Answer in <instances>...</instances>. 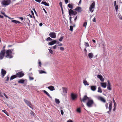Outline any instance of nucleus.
Masks as SVG:
<instances>
[{
    "instance_id": "nucleus-1",
    "label": "nucleus",
    "mask_w": 122,
    "mask_h": 122,
    "mask_svg": "<svg viewBox=\"0 0 122 122\" xmlns=\"http://www.w3.org/2000/svg\"><path fill=\"white\" fill-rule=\"evenodd\" d=\"M13 51V50H7L5 52V57L9 59L12 58L13 57L12 55V51Z\"/></svg>"
},
{
    "instance_id": "nucleus-2",
    "label": "nucleus",
    "mask_w": 122,
    "mask_h": 122,
    "mask_svg": "<svg viewBox=\"0 0 122 122\" xmlns=\"http://www.w3.org/2000/svg\"><path fill=\"white\" fill-rule=\"evenodd\" d=\"M94 104L93 101L92 99H90L87 101L86 103V105L88 107H92Z\"/></svg>"
},
{
    "instance_id": "nucleus-3",
    "label": "nucleus",
    "mask_w": 122,
    "mask_h": 122,
    "mask_svg": "<svg viewBox=\"0 0 122 122\" xmlns=\"http://www.w3.org/2000/svg\"><path fill=\"white\" fill-rule=\"evenodd\" d=\"M11 2L10 0H3L1 3V4L3 5H8Z\"/></svg>"
},
{
    "instance_id": "nucleus-4",
    "label": "nucleus",
    "mask_w": 122,
    "mask_h": 122,
    "mask_svg": "<svg viewBox=\"0 0 122 122\" xmlns=\"http://www.w3.org/2000/svg\"><path fill=\"white\" fill-rule=\"evenodd\" d=\"M5 49H3L1 50L0 53V59L1 60L5 56Z\"/></svg>"
},
{
    "instance_id": "nucleus-5",
    "label": "nucleus",
    "mask_w": 122,
    "mask_h": 122,
    "mask_svg": "<svg viewBox=\"0 0 122 122\" xmlns=\"http://www.w3.org/2000/svg\"><path fill=\"white\" fill-rule=\"evenodd\" d=\"M95 2H94L91 5L90 7L89 10L91 13H92L94 11V10L95 8Z\"/></svg>"
},
{
    "instance_id": "nucleus-6",
    "label": "nucleus",
    "mask_w": 122,
    "mask_h": 122,
    "mask_svg": "<svg viewBox=\"0 0 122 122\" xmlns=\"http://www.w3.org/2000/svg\"><path fill=\"white\" fill-rule=\"evenodd\" d=\"M24 73L23 71H21L17 73L16 74L17 78H20L22 77L24 75Z\"/></svg>"
},
{
    "instance_id": "nucleus-7",
    "label": "nucleus",
    "mask_w": 122,
    "mask_h": 122,
    "mask_svg": "<svg viewBox=\"0 0 122 122\" xmlns=\"http://www.w3.org/2000/svg\"><path fill=\"white\" fill-rule=\"evenodd\" d=\"M76 11L74 10H73L72 9H70L69 11V15L70 16H71L72 15H75L77 14Z\"/></svg>"
},
{
    "instance_id": "nucleus-8",
    "label": "nucleus",
    "mask_w": 122,
    "mask_h": 122,
    "mask_svg": "<svg viewBox=\"0 0 122 122\" xmlns=\"http://www.w3.org/2000/svg\"><path fill=\"white\" fill-rule=\"evenodd\" d=\"M24 101L27 105L29 106L30 108H32L33 107L31 102L25 99H24Z\"/></svg>"
},
{
    "instance_id": "nucleus-9",
    "label": "nucleus",
    "mask_w": 122,
    "mask_h": 122,
    "mask_svg": "<svg viewBox=\"0 0 122 122\" xmlns=\"http://www.w3.org/2000/svg\"><path fill=\"white\" fill-rule=\"evenodd\" d=\"M90 99V98L87 97L86 95H85L83 97L82 99H81V98L80 99V100L81 101H82L83 102H85L87 100L88 101Z\"/></svg>"
},
{
    "instance_id": "nucleus-10",
    "label": "nucleus",
    "mask_w": 122,
    "mask_h": 122,
    "mask_svg": "<svg viewBox=\"0 0 122 122\" xmlns=\"http://www.w3.org/2000/svg\"><path fill=\"white\" fill-rule=\"evenodd\" d=\"M6 71L2 69L1 70V77L2 78H3L4 76L6 73Z\"/></svg>"
},
{
    "instance_id": "nucleus-11",
    "label": "nucleus",
    "mask_w": 122,
    "mask_h": 122,
    "mask_svg": "<svg viewBox=\"0 0 122 122\" xmlns=\"http://www.w3.org/2000/svg\"><path fill=\"white\" fill-rule=\"evenodd\" d=\"M49 35L52 38H55L56 37V33L53 32H50L49 33Z\"/></svg>"
},
{
    "instance_id": "nucleus-12",
    "label": "nucleus",
    "mask_w": 122,
    "mask_h": 122,
    "mask_svg": "<svg viewBox=\"0 0 122 122\" xmlns=\"http://www.w3.org/2000/svg\"><path fill=\"white\" fill-rule=\"evenodd\" d=\"M107 81L108 83V85H107V89L109 91L111 90H112L111 85L110 82L109 80H107Z\"/></svg>"
},
{
    "instance_id": "nucleus-13",
    "label": "nucleus",
    "mask_w": 122,
    "mask_h": 122,
    "mask_svg": "<svg viewBox=\"0 0 122 122\" xmlns=\"http://www.w3.org/2000/svg\"><path fill=\"white\" fill-rule=\"evenodd\" d=\"M74 10L76 11H77L78 12H81L82 11V10L81 8L80 7L78 6L75 8Z\"/></svg>"
},
{
    "instance_id": "nucleus-14",
    "label": "nucleus",
    "mask_w": 122,
    "mask_h": 122,
    "mask_svg": "<svg viewBox=\"0 0 122 122\" xmlns=\"http://www.w3.org/2000/svg\"><path fill=\"white\" fill-rule=\"evenodd\" d=\"M56 42L57 41L56 40H53L52 41L49 42L48 44L49 45L52 46L56 43Z\"/></svg>"
},
{
    "instance_id": "nucleus-15",
    "label": "nucleus",
    "mask_w": 122,
    "mask_h": 122,
    "mask_svg": "<svg viewBox=\"0 0 122 122\" xmlns=\"http://www.w3.org/2000/svg\"><path fill=\"white\" fill-rule=\"evenodd\" d=\"M71 97L72 100H74L76 97V96L75 94L71 93Z\"/></svg>"
},
{
    "instance_id": "nucleus-16",
    "label": "nucleus",
    "mask_w": 122,
    "mask_h": 122,
    "mask_svg": "<svg viewBox=\"0 0 122 122\" xmlns=\"http://www.w3.org/2000/svg\"><path fill=\"white\" fill-rule=\"evenodd\" d=\"M97 77L100 79L101 81L103 82L104 81V79L102 75H98L97 76Z\"/></svg>"
},
{
    "instance_id": "nucleus-17",
    "label": "nucleus",
    "mask_w": 122,
    "mask_h": 122,
    "mask_svg": "<svg viewBox=\"0 0 122 122\" xmlns=\"http://www.w3.org/2000/svg\"><path fill=\"white\" fill-rule=\"evenodd\" d=\"M11 21L15 24H23L22 23L20 22V21L15 20H11Z\"/></svg>"
},
{
    "instance_id": "nucleus-18",
    "label": "nucleus",
    "mask_w": 122,
    "mask_h": 122,
    "mask_svg": "<svg viewBox=\"0 0 122 122\" xmlns=\"http://www.w3.org/2000/svg\"><path fill=\"white\" fill-rule=\"evenodd\" d=\"M91 90L93 91H95L97 88V86H91L90 87Z\"/></svg>"
},
{
    "instance_id": "nucleus-19",
    "label": "nucleus",
    "mask_w": 122,
    "mask_h": 122,
    "mask_svg": "<svg viewBox=\"0 0 122 122\" xmlns=\"http://www.w3.org/2000/svg\"><path fill=\"white\" fill-rule=\"evenodd\" d=\"M101 85L102 87L104 88H105L107 86L106 83L105 82L101 83Z\"/></svg>"
},
{
    "instance_id": "nucleus-20",
    "label": "nucleus",
    "mask_w": 122,
    "mask_h": 122,
    "mask_svg": "<svg viewBox=\"0 0 122 122\" xmlns=\"http://www.w3.org/2000/svg\"><path fill=\"white\" fill-rule=\"evenodd\" d=\"M43 92L47 95L49 97L52 98V97L46 91L44 90L43 91Z\"/></svg>"
},
{
    "instance_id": "nucleus-21",
    "label": "nucleus",
    "mask_w": 122,
    "mask_h": 122,
    "mask_svg": "<svg viewBox=\"0 0 122 122\" xmlns=\"http://www.w3.org/2000/svg\"><path fill=\"white\" fill-rule=\"evenodd\" d=\"M48 88L51 91H53L55 90L54 87L52 86H50L48 87Z\"/></svg>"
},
{
    "instance_id": "nucleus-22",
    "label": "nucleus",
    "mask_w": 122,
    "mask_h": 122,
    "mask_svg": "<svg viewBox=\"0 0 122 122\" xmlns=\"http://www.w3.org/2000/svg\"><path fill=\"white\" fill-rule=\"evenodd\" d=\"M99 99L104 103H105L106 102V100H105L102 97H99Z\"/></svg>"
},
{
    "instance_id": "nucleus-23",
    "label": "nucleus",
    "mask_w": 122,
    "mask_h": 122,
    "mask_svg": "<svg viewBox=\"0 0 122 122\" xmlns=\"http://www.w3.org/2000/svg\"><path fill=\"white\" fill-rule=\"evenodd\" d=\"M83 83L84 85H89V84L88 83L87 81L85 79L83 80Z\"/></svg>"
},
{
    "instance_id": "nucleus-24",
    "label": "nucleus",
    "mask_w": 122,
    "mask_h": 122,
    "mask_svg": "<svg viewBox=\"0 0 122 122\" xmlns=\"http://www.w3.org/2000/svg\"><path fill=\"white\" fill-rule=\"evenodd\" d=\"M17 78L16 75H14L11 76L10 78V80H12L14 78Z\"/></svg>"
},
{
    "instance_id": "nucleus-25",
    "label": "nucleus",
    "mask_w": 122,
    "mask_h": 122,
    "mask_svg": "<svg viewBox=\"0 0 122 122\" xmlns=\"http://www.w3.org/2000/svg\"><path fill=\"white\" fill-rule=\"evenodd\" d=\"M62 89L64 93L66 94L67 93V89L65 87H62Z\"/></svg>"
},
{
    "instance_id": "nucleus-26",
    "label": "nucleus",
    "mask_w": 122,
    "mask_h": 122,
    "mask_svg": "<svg viewBox=\"0 0 122 122\" xmlns=\"http://www.w3.org/2000/svg\"><path fill=\"white\" fill-rule=\"evenodd\" d=\"M109 103L108 108L109 110V112H110L112 110V105L111 102H110Z\"/></svg>"
},
{
    "instance_id": "nucleus-27",
    "label": "nucleus",
    "mask_w": 122,
    "mask_h": 122,
    "mask_svg": "<svg viewBox=\"0 0 122 122\" xmlns=\"http://www.w3.org/2000/svg\"><path fill=\"white\" fill-rule=\"evenodd\" d=\"M88 56L91 59L93 58L94 55L92 53H91L88 54Z\"/></svg>"
},
{
    "instance_id": "nucleus-28",
    "label": "nucleus",
    "mask_w": 122,
    "mask_h": 122,
    "mask_svg": "<svg viewBox=\"0 0 122 122\" xmlns=\"http://www.w3.org/2000/svg\"><path fill=\"white\" fill-rule=\"evenodd\" d=\"M41 4H44L46 6H49V4L47 3L46 2H44L43 1H42L41 2Z\"/></svg>"
},
{
    "instance_id": "nucleus-29",
    "label": "nucleus",
    "mask_w": 122,
    "mask_h": 122,
    "mask_svg": "<svg viewBox=\"0 0 122 122\" xmlns=\"http://www.w3.org/2000/svg\"><path fill=\"white\" fill-rule=\"evenodd\" d=\"M24 80L22 79H20L18 81V83H23L24 82Z\"/></svg>"
},
{
    "instance_id": "nucleus-30",
    "label": "nucleus",
    "mask_w": 122,
    "mask_h": 122,
    "mask_svg": "<svg viewBox=\"0 0 122 122\" xmlns=\"http://www.w3.org/2000/svg\"><path fill=\"white\" fill-rule=\"evenodd\" d=\"M98 92L100 93L102 92V89L100 87H98Z\"/></svg>"
},
{
    "instance_id": "nucleus-31",
    "label": "nucleus",
    "mask_w": 122,
    "mask_h": 122,
    "mask_svg": "<svg viewBox=\"0 0 122 122\" xmlns=\"http://www.w3.org/2000/svg\"><path fill=\"white\" fill-rule=\"evenodd\" d=\"M2 111L6 114L8 116H9L8 112H7L6 110H2Z\"/></svg>"
},
{
    "instance_id": "nucleus-32",
    "label": "nucleus",
    "mask_w": 122,
    "mask_h": 122,
    "mask_svg": "<svg viewBox=\"0 0 122 122\" xmlns=\"http://www.w3.org/2000/svg\"><path fill=\"white\" fill-rule=\"evenodd\" d=\"M40 74L42 73H46V72L45 71L42 70H41L39 71V73Z\"/></svg>"
},
{
    "instance_id": "nucleus-33",
    "label": "nucleus",
    "mask_w": 122,
    "mask_h": 122,
    "mask_svg": "<svg viewBox=\"0 0 122 122\" xmlns=\"http://www.w3.org/2000/svg\"><path fill=\"white\" fill-rule=\"evenodd\" d=\"M55 102L57 104H59L60 102V101L59 99H55Z\"/></svg>"
},
{
    "instance_id": "nucleus-34",
    "label": "nucleus",
    "mask_w": 122,
    "mask_h": 122,
    "mask_svg": "<svg viewBox=\"0 0 122 122\" xmlns=\"http://www.w3.org/2000/svg\"><path fill=\"white\" fill-rule=\"evenodd\" d=\"M68 7L70 9H72L73 8V6L70 4H68Z\"/></svg>"
},
{
    "instance_id": "nucleus-35",
    "label": "nucleus",
    "mask_w": 122,
    "mask_h": 122,
    "mask_svg": "<svg viewBox=\"0 0 122 122\" xmlns=\"http://www.w3.org/2000/svg\"><path fill=\"white\" fill-rule=\"evenodd\" d=\"M87 22H84V23L83 24V26L85 27L86 28V25H87Z\"/></svg>"
},
{
    "instance_id": "nucleus-36",
    "label": "nucleus",
    "mask_w": 122,
    "mask_h": 122,
    "mask_svg": "<svg viewBox=\"0 0 122 122\" xmlns=\"http://www.w3.org/2000/svg\"><path fill=\"white\" fill-rule=\"evenodd\" d=\"M46 40L47 41H51L52 40V39L50 38V37H48L46 39Z\"/></svg>"
},
{
    "instance_id": "nucleus-37",
    "label": "nucleus",
    "mask_w": 122,
    "mask_h": 122,
    "mask_svg": "<svg viewBox=\"0 0 122 122\" xmlns=\"http://www.w3.org/2000/svg\"><path fill=\"white\" fill-rule=\"evenodd\" d=\"M85 45L86 46V47H89V45L87 42H85Z\"/></svg>"
},
{
    "instance_id": "nucleus-38",
    "label": "nucleus",
    "mask_w": 122,
    "mask_h": 122,
    "mask_svg": "<svg viewBox=\"0 0 122 122\" xmlns=\"http://www.w3.org/2000/svg\"><path fill=\"white\" fill-rule=\"evenodd\" d=\"M76 111L79 113H80L81 112V110L80 108H78L77 109Z\"/></svg>"
},
{
    "instance_id": "nucleus-39",
    "label": "nucleus",
    "mask_w": 122,
    "mask_h": 122,
    "mask_svg": "<svg viewBox=\"0 0 122 122\" xmlns=\"http://www.w3.org/2000/svg\"><path fill=\"white\" fill-rule=\"evenodd\" d=\"M70 30L71 31H73V27L71 25L70 26Z\"/></svg>"
},
{
    "instance_id": "nucleus-40",
    "label": "nucleus",
    "mask_w": 122,
    "mask_h": 122,
    "mask_svg": "<svg viewBox=\"0 0 122 122\" xmlns=\"http://www.w3.org/2000/svg\"><path fill=\"white\" fill-rule=\"evenodd\" d=\"M114 6L115 7V9L116 11H117L118 9V6L117 5H114Z\"/></svg>"
},
{
    "instance_id": "nucleus-41",
    "label": "nucleus",
    "mask_w": 122,
    "mask_h": 122,
    "mask_svg": "<svg viewBox=\"0 0 122 122\" xmlns=\"http://www.w3.org/2000/svg\"><path fill=\"white\" fill-rule=\"evenodd\" d=\"M38 61H39L38 63L39 65V66H41V62L40 61V60H38Z\"/></svg>"
},
{
    "instance_id": "nucleus-42",
    "label": "nucleus",
    "mask_w": 122,
    "mask_h": 122,
    "mask_svg": "<svg viewBox=\"0 0 122 122\" xmlns=\"http://www.w3.org/2000/svg\"><path fill=\"white\" fill-rule=\"evenodd\" d=\"M63 36H62L59 39V41H62L63 39Z\"/></svg>"
},
{
    "instance_id": "nucleus-43",
    "label": "nucleus",
    "mask_w": 122,
    "mask_h": 122,
    "mask_svg": "<svg viewBox=\"0 0 122 122\" xmlns=\"http://www.w3.org/2000/svg\"><path fill=\"white\" fill-rule=\"evenodd\" d=\"M48 50L49 51L50 53L51 54H52L53 53V51L51 50V49H48Z\"/></svg>"
},
{
    "instance_id": "nucleus-44",
    "label": "nucleus",
    "mask_w": 122,
    "mask_h": 122,
    "mask_svg": "<svg viewBox=\"0 0 122 122\" xmlns=\"http://www.w3.org/2000/svg\"><path fill=\"white\" fill-rule=\"evenodd\" d=\"M1 13L5 17H7V15H5V12H1Z\"/></svg>"
},
{
    "instance_id": "nucleus-45",
    "label": "nucleus",
    "mask_w": 122,
    "mask_h": 122,
    "mask_svg": "<svg viewBox=\"0 0 122 122\" xmlns=\"http://www.w3.org/2000/svg\"><path fill=\"white\" fill-rule=\"evenodd\" d=\"M71 18H72V17H71V16L69 18V19H70V23L71 24L72 23V21L71 20Z\"/></svg>"
},
{
    "instance_id": "nucleus-46",
    "label": "nucleus",
    "mask_w": 122,
    "mask_h": 122,
    "mask_svg": "<svg viewBox=\"0 0 122 122\" xmlns=\"http://www.w3.org/2000/svg\"><path fill=\"white\" fill-rule=\"evenodd\" d=\"M4 94V96H5V97L6 98H7V99H8V96L6 95V94L4 93H3Z\"/></svg>"
},
{
    "instance_id": "nucleus-47",
    "label": "nucleus",
    "mask_w": 122,
    "mask_h": 122,
    "mask_svg": "<svg viewBox=\"0 0 122 122\" xmlns=\"http://www.w3.org/2000/svg\"><path fill=\"white\" fill-rule=\"evenodd\" d=\"M29 79L30 80H33L34 78L33 77L29 76Z\"/></svg>"
},
{
    "instance_id": "nucleus-48",
    "label": "nucleus",
    "mask_w": 122,
    "mask_h": 122,
    "mask_svg": "<svg viewBox=\"0 0 122 122\" xmlns=\"http://www.w3.org/2000/svg\"><path fill=\"white\" fill-rule=\"evenodd\" d=\"M57 44H58V46H61L62 45V43H60L58 42L57 43Z\"/></svg>"
},
{
    "instance_id": "nucleus-49",
    "label": "nucleus",
    "mask_w": 122,
    "mask_h": 122,
    "mask_svg": "<svg viewBox=\"0 0 122 122\" xmlns=\"http://www.w3.org/2000/svg\"><path fill=\"white\" fill-rule=\"evenodd\" d=\"M57 47V46L56 45H55L53 47V49H55Z\"/></svg>"
},
{
    "instance_id": "nucleus-50",
    "label": "nucleus",
    "mask_w": 122,
    "mask_h": 122,
    "mask_svg": "<svg viewBox=\"0 0 122 122\" xmlns=\"http://www.w3.org/2000/svg\"><path fill=\"white\" fill-rule=\"evenodd\" d=\"M60 50L61 51H64V48L63 47H60Z\"/></svg>"
},
{
    "instance_id": "nucleus-51",
    "label": "nucleus",
    "mask_w": 122,
    "mask_h": 122,
    "mask_svg": "<svg viewBox=\"0 0 122 122\" xmlns=\"http://www.w3.org/2000/svg\"><path fill=\"white\" fill-rule=\"evenodd\" d=\"M6 78H7L6 80V81H8L9 80V77L8 76H7L6 77Z\"/></svg>"
},
{
    "instance_id": "nucleus-52",
    "label": "nucleus",
    "mask_w": 122,
    "mask_h": 122,
    "mask_svg": "<svg viewBox=\"0 0 122 122\" xmlns=\"http://www.w3.org/2000/svg\"><path fill=\"white\" fill-rule=\"evenodd\" d=\"M61 114L62 115H63V113H64L63 111L62 110H61Z\"/></svg>"
},
{
    "instance_id": "nucleus-53",
    "label": "nucleus",
    "mask_w": 122,
    "mask_h": 122,
    "mask_svg": "<svg viewBox=\"0 0 122 122\" xmlns=\"http://www.w3.org/2000/svg\"><path fill=\"white\" fill-rule=\"evenodd\" d=\"M36 1L40 3L41 1V0H35Z\"/></svg>"
},
{
    "instance_id": "nucleus-54",
    "label": "nucleus",
    "mask_w": 122,
    "mask_h": 122,
    "mask_svg": "<svg viewBox=\"0 0 122 122\" xmlns=\"http://www.w3.org/2000/svg\"><path fill=\"white\" fill-rule=\"evenodd\" d=\"M105 106L106 107V109H107L108 108V104L107 103H106V105Z\"/></svg>"
},
{
    "instance_id": "nucleus-55",
    "label": "nucleus",
    "mask_w": 122,
    "mask_h": 122,
    "mask_svg": "<svg viewBox=\"0 0 122 122\" xmlns=\"http://www.w3.org/2000/svg\"><path fill=\"white\" fill-rule=\"evenodd\" d=\"M30 113V114H31L32 115H34V112L32 111H31Z\"/></svg>"
},
{
    "instance_id": "nucleus-56",
    "label": "nucleus",
    "mask_w": 122,
    "mask_h": 122,
    "mask_svg": "<svg viewBox=\"0 0 122 122\" xmlns=\"http://www.w3.org/2000/svg\"><path fill=\"white\" fill-rule=\"evenodd\" d=\"M93 21L94 22H96V18L95 17H94L93 20Z\"/></svg>"
},
{
    "instance_id": "nucleus-57",
    "label": "nucleus",
    "mask_w": 122,
    "mask_h": 122,
    "mask_svg": "<svg viewBox=\"0 0 122 122\" xmlns=\"http://www.w3.org/2000/svg\"><path fill=\"white\" fill-rule=\"evenodd\" d=\"M7 17L8 18H9V19H10L11 20H12V19H13V18H11L8 16H7Z\"/></svg>"
},
{
    "instance_id": "nucleus-58",
    "label": "nucleus",
    "mask_w": 122,
    "mask_h": 122,
    "mask_svg": "<svg viewBox=\"0 0 122 122\" xmlns=\"http://www.w3.org/2000/svg\"><path fill=\"white\" fill-rule=\"evenodd\" d=\"M69 0H65V3L66 4L68 2V1Z\"/></svg>"
},
{
    "instance_id": "nucleus-59",
    "label": "nucleus",
    "mask_w": 122,
    "mask_h": 122,
    "mask_svg": "<svg viewBox=\"0 0 122 122\" xmlns=\"http://www.w3.org/2000/svg\"><path fill=\"white\" fill-rule=\"evenodd\" d=\"M19 18L21 20H23V18L22 17H19Z\"/></svg>"
},
{
    "instance_id": "nucleus-60",
    "label": "nucleus",
    "mask_w": 122,
    "mask_h": 122,
    "mask_svg": "<svg viewBox=\"0 0 122 122\" xmlns=\"http://www.w3.org/2000/svg\"><path fill=\"white\" fill-rule=\"evenodd\" d=\"M84 51L86 53L87 52V50H86V47L84 49Z\"/></svg>"
},
{
    "instance_id": "nucleus-61",
    "label": "nucleus",
    "mask_w": 122,
    "mask_h": 122,
    "mask_svg": "<svg viewBox=\"0 0 122 122\" xmlns=\"http://www.w3.org/2000/svg\"><path fill=\"white\" fill-rule=\"evenodd\" d=\"M59 5H60V6L61 7H62V3L61 2H60V3H59Z\"/></svg>"
},
{
    "instance_id": "nucleus-62",
    "label": "nucleus",
    "mask_w": 122,
    "mask_h": 122,
    "mask_svg": "<svg viewBox=\"0 0 122 122\" xmlns=\"http://www.w3.org/2000/svg\"><path fill=\"white\" fill-rule=\"evenodd\" d=\"M67 122H73L72 120H69L67 121Z\"/></svg>"
},
{
    "instance_id": "nucleus-63",
    "label": "nucleus",
    "mask_w": 122,
    "mask_h": 122,
    "mask_svg": "<svg viewBox=\"0 0 122 122\" xmlns=\"http://www.w3.org/2000/svg\"><path fill=\"white\" fill-rule=\"evenodd\" d=\"M114 107H116V106H117V104L116 103H114Z\"/></svg>"
},
{
    "instance_id": "nucleus-64",
    "label": "nucleus",
    "mask_w": 122,
    "mask_h": 122,
    "mask_svg": "<svg viewBox=\"0 0 122 122\" xmlns=\"http://www.w3.org/2000/svg\"><path fill=\"white\" fill-rule=\"evenodd\" d=\"M43 25L42 23H40L39 24V25L40 26H41Z\"/></svg>"
}]
</instances>
